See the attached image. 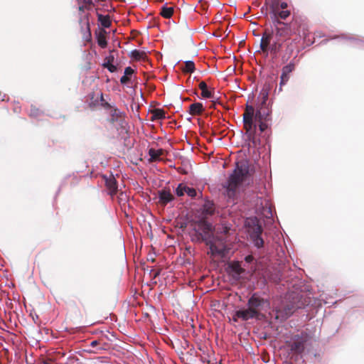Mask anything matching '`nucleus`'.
Wrapping results in <instances>:
<instances>
[{
    "mask_svg": "<svg viewBox=\"0 0 364 364\" xmlns=\"http://www.w3.org/2000/svg\"><path fill=\"white\" fill-rule=\"evenodd\" d=\"M274 38L272 50L274 55H277L283 48L284 41H289L294 34L306 36L308 31V25L301 16H295L292 17L289 23H286L279 19L273 20Z\"/></svg>",
    "mask_w": 364,
    "mask_h": 364,
    "instance_id": "obj_1",
    "label": "nucleus"
},
{
    "mask_svg": "<svg viewBox=\"0 0 364 364\" xmlns=\"http://www.w3.org/2000/svg\"><path fill=\"white\" fill-rule=\"evenodd\" d=\"M271 120V110L265 105H260L257 107L256 110L253 106L246 105L245 110L242 114V122L245 136L250 146L256 148L261 144L256 122Z\"/></svg>",
    "mask_w": 364,
    "mask_h": 364,
    "instance_id": "obj_2",
    "label": "nucleus"
},
{
    "mask_svg": "<svg viewBox=\"0 0 364 364\" xmlns=\"http://www.w3.org/2000/svg\"><path fill=\"white\" fill-rule=\"evenodd\" d=\"M201 240L209 247L208 254L211 256L224 257L226 254L225 240L223 236L213 235V227L206 221H200L198 225V230Z\"/></svg>",
    "mask_w": 364,
    "mask_h": 364,
    "instance_id": "obj_3",
    "label": "nucleus"
},
{
    "mask_svg": "<svg viewBox=\"0 0 364 364\" xmlns=\"http://www.w3.org/2000/svg\"><path fill=\"white\" fill-rule=\"evenodd\" d=\"M249 173V164L246 160H240L236 163L235 168L224 185L229 198H233L235 196L237 190L246 181Z\"/></svg>",
    "mask_w": 364,
    "mask_h": 364,
    "instance_id": "obj_4",
    "label": "nucleus"
},
{
    "mask_svg": "<svg viewBox=\"0 0 364 364\" xmlns=\"http://www.w3.org/2000/svg\"><path fill=\"white\" fill-rule=\"evenodd\" d=\"M247 305L251 310L255 311V316L258 318L260 316V311L263 310L264 307H269V303L268 301L254 294L249 299Z\"/></svg>",
    "mask_w": 364,
    "mask_h": 364,
    "instance_id": "obj_5",
    "label": "nucleus"
},
{
    "mask_svg": "<svg viewBox=\"0 0 364 364\" xmlns=\"http://www.w3.org/2000/svg\"><path fill=\"white\" fill-rule=\"evenodd\" d=\"M307 341V335L301 333L297 334L292 337L291 341L289 343L290 350L296 354H301L305 349V345Z\"/></svg>",
    "mask_w": 364,
    "mask_h": 364,
    "instance_id": "obj_6",
    "label": "nucleus"
},
{
    "mask_svg": "<svg viewBox=\"0 0 364 364\" xmlns=\"http://www.w3.org/2000/svg\"><path fill=\"white\" fill-rule=\"evenodd\" d=\"M274 31L272 29L266 28L262 35L260 41V49L264 53H268L270 51L271 53L274 54V51L272 50V47L274 45V41H272L274 38Z\"/></svg>",
    "mask_w": 364,
    "mask_h": 364,
    "instance_id": "obj_7",
    "label": "nucleus"
},
{
    "mask_svg": "<svg viewBox=\"0 0 364 364\" xmlns=\"http://www.w3.org/2000/svg\"><path fill=\"white\" fill-rule=\"evenodd\" d=\"M89 18L90 14H87L79 19L82 38L85 42H90L92 40V33Z\"/></svg>",
    "mask_w": 364,
    "mask_h": 364,
    "instance_id": "obj_8",
    "label": "nucleus"
},
{
    "mask_svg": "<svg viewBox=\"0 0 364 364\" xmlns=\"http://www.w3.org/2000/svg\"><path fill=\"white\" fill-rule=\"evenodd\" d=\"M295 70V63L291 61L288 65L284 66L282 69V74L280 76L279 91L282 90V87L284 86L290 78V74Z\"/></svg>",
    "mask_w": 364,
    "mask_h": 364,
    "instance_id": "obj_9",
    "label": "nucleus"
},
{
    "mask_svg": "<svg viewBox=\"0 0 364 364\" xmlns=\"http://www.w3.org/2000/svg\"><path fill=\"white\" fill-rule=\"evenodd\" d=\"M279 3L277 1H274L270 4L271 13L272 14V16L271 17L272 20L279 19L285 20L287 19L291 14L290 11L289 10H278Z\"/></svg>",
    "mask_w": 364,
    "mask_h": 364,
    "instance_id": "obj_10",
    "label": "nucleus"
},
{
    "mask_svg": "<svg viewBox=\"0 0 364 364\" xmlns=\"http://www.w3.org/2000/svg\"><path fill=\"white\" fill-rule=\"evenodd\" d=\"M109 115L110 123H118L122 127H124V124H126V114L124 112H121L118 108L114 107L110 110Z\"/></svg>",
    "mask_w": 364,
    "mask_h": 364,
    "instance_id": "obj_11",
    "label": "nucleus"
},
{
    "mask_svg": "<svg viewBox=\"0 0 364 364\" xmlns=\"http://www.w3.org/2000/svg\"><path fill=\"white\" fill-rule=\"evenodd\" d=\"M262 233V226L257 224L253 227L252 232L250 234V237L253 240L254 245L258 248H260L264 245V240L261 237Z\"/></svg>",
    "mask_w": 364,
    "mask_h": 364,
    "instance_id": "obj_12",
    "label": "nucleus"
},
{
    "mask_svg": "<svg viewBox=\"0 0 364 364\" xmlns=\"http://www.w3.org/2000/svg\"><path fill=\"white\" fill-rule=\"evenodd\" d=\"M237 318H241L243 321H247L250 318H257L255 316V311L251 310L250 307L247 309H241L238 310L235 312V316L233 317L234 321H237Z\"/></svg>",
    "mask_w": 364,
    "mask_h": 364,
    "instance_id": "obj_13",
    "label": "nucleus"
},
{
    "mask_svg": "<svg viewBox=\"0 0 364 364\" xmlns=\"http://www.w3.org/2000/svg\"><path fill=\"white\" fill-rule=\"evenodd\" d=\"M105 186L109 191V193L113 196L117 192V182L113 175L110 174L109 176H104Z\"/></svg>",
    "mask_w": 364,
    "mask_h": 364,
    "instance_id": "obj_14",
    "label": "nucleus"
},
{
    "mask_svg": "<svg viewBox=\"0 0 364 364\" xmlns=\"http://www.w3.org/2000/svg\"><path fill=\"white\" fill-rule=\"evenodd\" d=\"M90 346L92 348H97L95 350L91 351L93 353H99L100 351L106 350L109 348V343L105 342L103 338L92 341L90 343Z\"/></svg>",
    "mask_w": 364,
    "mask_h": 364,
    "instance_id": "obj_15",
    "label": "nucleus"
},
{
    "mask_svg": "<svg viewBox=\"0 0 364 364\" xmlns=\"http://www.w3.org/2000/svg\"><path fill=\"white\" fill-rule=\"evenodd\" d=\"M107 32L104 28L95 32L97 44L102 48H105L107 46Z\"/></svg>",
    "mask_w": 364,
    "mask_h": 364,
    "instance_id": "obj_16",
    "label": "nucleus"
},
{
    "mask_svg": "<svg viewBox=\"0 0 364 364\" xmlns=\"http://www.w3.org/2000/svg\"><path fill=\"white\" fill-rule=\"evenodd\" d=\"M159 203L162 205H166L169 202L174 199V196L170 192V191L161 190L159 191Z\"/></svg>",
    "mask_w": 364,
    "mask_h": 364,
    "instance_id": "obj_17",
    "label": "nucleus"
},
{
    "mask_svg": "<svg viewBox=\"0 0 364 364\" xmlns=\"http://www.w3.org/2000/svg\"><path fill=\"white\" fill-rule=\"evenodd\" d=\"M294 40L290 39L284 42L283 47H284V54L282 56L283 59L286 58V60H288L291 56L294 50Z\"/></svg>",
    "mask_w": 364,
    "mask_h": 364,
    "instance_id": "obj_18",
    "label": "nucleus"
},
{
    "mask_svg": "<svg viewBox=\"0 0 364 364\" xmlns=\"http://www.w3.org/2000/svg\"><path fill=\"white\" fill-rule=\"evenodd\" d=\"M271 90V85L269 83H264V85H263L261 91H260V93H259V97L261 98V103L260 105H266V102L268 100V97H269V91Z\"/></svg>",
    "mask_w": 364,
    "mask_h": 364,
    "instance_id": "obj_19",
    "label": "nucleus"
},
{
    "mask_svg": "<svg viewBox=\"0 0 364 364\" xmlns=\"http://www.w3.org/2000/svg\"><path fill=\"white\" fill-rule=\"evenodd\" d=\"M204 111V107L202 103L195 102L189 106V114L191 115H200Z\"/></svg>",
    "mask_w": 364,
    "mask_h": 364,
    "instance_id": "obj_20",
    "label": "nucleus"
},
{
    "mask_svg": "<svg viewBox=\"0 0 364 364\" xmlns=\"http://www.w3.org/2000/svg\"><path fill=\"white\" fill-rule=\"evenodd\" d=\"M164 151L162 149H154L153 148L149 149V156H150L149 161H156L160 160V157L164 155Z\"/></svg>",
    "mask_w": 364,
    "mask_h": 364,
    "instance_id": "obj_21",
    "label": "nucleus"
},
{
    "mask_svg": "<svg viewBox=\"0 0 364 364\" xmlns=\"http://www.w3.org/2000/svg\"><path fill=\"white\" fill-rule=\"evenodd\" d=\"M229 268L234 277H239L242 273L245 272V269L242 268L240 263L237 261L232 262L229 264Z\"/></svg>",
    "mask_w": 364,
    "mask_h": 364,
    "instance_id": "obj_22",
    "label": "nucleus"
},
{
    "mask_svg": "<svg viewBox=\"0 0 364 364\" xmlns=\"http://www.w3.org/2000/svg\"><path fill=\"white\" fill-rule=\"evenodd\" d=\"M200 90H201V96L203 98H213V92L209 90L208 89L207 84L204 81H201L198 85Z\"/></svg>",
    "mask_w": 364,
    "mask_h": 364,
    "instance_id": "obj_23",
    "label": "nucleus"
},
{
    "mask_svg": "<svg viewBox=\"0 0 364 364\" xmlns=\"http://www.w3.org/2000/svg\"><path fill=\"white\" fill-rule=\"evenodd\" d=\"M134 73V70L131 67H127L124 69V75L120 78V82L122 85H127L130 82V77Z\"/></svg>",
    "mask_w": 364,
    "mask_h": 364,
    "instance_id": "obj_24",
    "label": "nucleus"
},
{
    "mask_svg": "<svg viewBox=\"0 0 364 364\" xmlns=\"http://www.w3.org/2000/svg\"><path fill=\"white\" fill-rule=\"evenodd\" d=\"M130 57L134 58L135 60L146 61L147 60V55L146 52L139 50H133L130 53Z\"/></svg>",
    "mask_w": 364,
    "mask_h": 364,
    "instance_id": "obj_25",
    "label": "nucleus"
},
{
    "mask_svg": "<svg viewBox=\"0 0 364 364\" xmlns=\"http://www.w3.org/2000/svg\"><path fill=\"white\" fill-rule=\"evenodd\" d=\"M79 4L78 10L83 12L85 10H90L93 6L92 0H77Z\"/></svg>",
    "mask_w": 364,
    "mask_h": 364,
    "instance_id": "obj_26",
    "label": "nucleus"
},
{
    "mask_svg": "<svg viewBox=\"0 0 364 364\" xmlns=\"http://www.w3.org/2000/svg\"><path fill=\"white\" fill-rule=\"evenodd\" d=\"M166 118V112L161 109H154L151 112V121H156Z\"/></svg>",
    "mask_w": 364,
    "mask_h": 364,
    "instance_id": "obj_27",
    "label": "nucleus"
},
{
    "mask_svg": "<svg viewBox=\"0 0 364 364\" xmlns=\"http://www.w3.org/2000/svg\"><path fill=\"white\" fill-rule=\"evenodd\" d=\"M97 18L99 22L104 28H109L112 22L110 20V17L108 15L104 16L101 14H97Z\"/></svg>",
    "mask_w": 364,
    "mask_h": 364,
    "instance_id": "obj_28",
    "label": "nucleus"
},
{
    "mask_svg": "<svg viewBox=\"0 0 364 364\" xmlns=\"http://www.w3.org/2000/svg\"><path fill=\"white\" fill-rule=\"evenodd\" d=\"M173 14V7L162 6L161 9L160 14L165 18H169Z\"/></svg>",
    "mask_w": 364,
    "mask_h": 364,
    "instance_id": "obj_29",
    "label": "nucleus"
},
{
    "mask_svg": "<svg viewBox=\"0 0 364 364\" xmlns=\"http://www.w3.org/2000/svg\"><path fill=\"white\" fill-rule=\"evenodd\" d=\"M195 64L191 60H188L185 62V66L182 68V71L184 73H192L195 71Z\"/></svg>",
    "mask_w": 364,
    "mask_h": 364,
    "instance_id": "obj_30",
    "label": "nucleus"
},
{
    "mask_svg": "<svg viewBox=\"0 0 364 364\" xmlns=\"http://www.w3.org/2000/svg\"><path fill=\"white\" fill-rule=\"evenodd\" d=\"M269 121H257L256 124H258L259 131L260 133L264 132L269 127L268 122Z\"/></svg>",
    "mask_w": 364,
    "mask_h": 364,
    "instance_id": "obj_31",
    "label": "nucleus"
},
{
    "mask_svg": "<svg viewBox=\"0 0 364 364\" xmlns=\"http://www.w3.org/2000/svg\"><path fill=\"white\" fill-rule=\"evenodd\" d=\"M277 315L276 316V318H279V316H284L282 312L281 311H277ZM293 313V309L288 307L285 309V317H289Z\"/></svg>",
    "mask_w": 364,
    "mask_h": 364,
    "instance_id": "obj_32",
    "label": "nucleus"
},
{
    "mask_svg": "<svg viewBox=\"0 0 364 364\" xmlns=\"http://www.w3.org/2000/svg\"><path fill=\"white\" fill-rule=\"evenodd\" d=\"M213 205L212 203L205 204L204 205L203 212L206 215H212L213 213V212H214V208H213Z\"/></svg>",
    "mask_w": 364,
    "mask_h": 364,
    "instance_id": "obj_33",
    "label": "nucleus"
},
{
    "mask_svg": "<svg viewBox=\"0 0 364 364\" xmlns=\"http://www.w3.org/2000/svg\"><path fill=\"white\" fill-rule=\"evenodd\" d=\"M183 190H185L186 193L188 196H190V197H191V198H194V197H196V194H197V193H196V189H195V188H190V187L186 186V188H183Z\"/></svg>",
    "mask_w": 364,
    "mask_h": 364,
    "instance_id": "obj_34",
    "label": "nucleus"
},
{
    "mask_svg": "<svg viewBox=\"0 0 364 364\" xmlns=\"http://www.w3.org/2000/svg\"><path fill=\"white\" fill-rule=\"evenodd\" d=\"M183 188H186V186H183L182 183L179 184L176 188V193L178 196H182L186 193Z\"/></svg>",
    "mask_w": 364,
    "mask_h": 364,
    "instance_id": "obj_35",
    "label": "nucleus"
},
{
    "mask_svg": "<svg viewBox=\"0 0 364 364\" xmlns=\"http://www.w3.org/2000/svg\"><path fill=\"white\" fill-rule=\"evenodd\" d=\"M103 67L107 68L110 73H114L117 70V68L111 63H104Z\"/></svg>",
    "mask_w": 364,
    "mask_h": 364,
    "instance_id": "obj_36",
    "label": "nucleus"
},
{
    "mask_svg": "<svg viewBox=\"0 0 364 364\" xmlns=\"http://www.w3.org/2000/svg\"><path fill=\"white\" fill-rule=\"evenodd\" d=\"M102 107L106 109H112V108H114V107L112 106L109 103L107 102H102Z\"/></svg>",
    "mask_w": 364,
    "mask_h": 364,
    "instance_id": "obj_37",
    "label": "nucleus"
},
{
    "mask_svg": "<svg viewBox=\"0 0 364 364\" xmlns=\"http://www.w3.org/2000/svg\"><path fill=\"white\" fill-rule=\"evenodd\" d=\"M114 60V55H109V56H107L105 58V63H112Z\"/></svg>",
    "mask_w": 364,
    "mask_h": 364,
    "instance_id": "obj_38",
    "label": "nucleus"
},
{
    "mask_svg": "<svg viewBox=\"0 0 364 364\" xmlns=\"http://www.w3.org/2000/svg\"><path fill=\"white\" fill-rule=\"evenodd\" d=\"M279 6L282 9H286L288 7V4L287 2H282L279 4Z\"/></svg>",
    "mask_w": 364,
    "mask_h": 364,
    "instance_id": "obj_39",
    "label": "nucleus"
},
{
    "mask_svg": "<svg viewBox=\"0 0 364 364\" xmlns=\"http://www.w3.org/2000/svg\"><path fill=\"white\" fill-rule=\"evenodd\" d=\"M253 259V257L251 255H248L245 257V261L247 262H250Z\"/></svg>",
    "mask_w": 364,
    "mask_h": 364,
    "instance_id": "obj_40",
    "label": "nucleus"
},
{
    "mask_svg": "<svg viewBox=\"0 0 364 364\" xmlns=\"http://www.w3.org/2000/svg\"><path fill=\"white\" fill-rule=\"evenodd\" d=\"M43 364H52V362L50 360H44Z\"/></svg>",
    "mask_w": 364,
    "mask_h": 364,
    "instance_id": "obj_41",
    "label": "nucleus"
},
{
    "mask_svg": "<svg viewBox=\"0 0 364 364\" xmlns=\"http://www.w3.org/2000/svg\"><path fill=\"white\" fill-rule=\"evenodd\" d=\"M100 102H101V103L105 102V100L104 99V96H103L102 93H101V95H100Z\"/></svg>",
    "mask_w": 364,
    "mask_h": 364,
    "instance_id": "obj_42",
    "label": "nucleus"
},
{
    "mask_svg": "<svg viewBox=\"0 0 364 364\" xmlns=\"http://www.w3.org/2000/svg\"><path fill=\"white\" fill-rule=\"evenodd\" d=\"M228 230H227V228H225V230H224L225 234H226L228 232Z\"/></svg>",
    "mask_w": 364,
    "mask_h": 364,
    "instance_id": "obj_43",
    "label": "nucleus"
}]
</instances>
